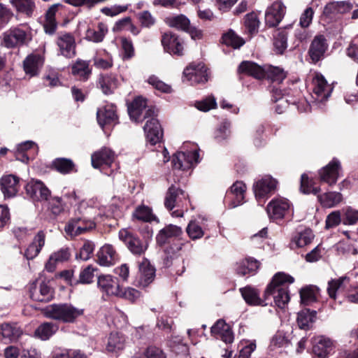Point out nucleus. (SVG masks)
<instances>
[{
    "label": "nucleus",
    "instance_id": "412c9836",
    "mask_svg": "<svg viewBox=\"0 0 358 358\" xmlns=\"http://www.w3.org/2000/svg\"><path fill=\"white\" fill-rule=\"evenodd\" d=\"M246 187L241 181H236L227 192L225 199H230L229 206L235 208L243 203Z\"/></svg>",
    "mask_w": 358,
    "mask_h": 358
},
{
    "label": "nucleus",
    "instance_id": "5701e85b",
    "mask_svg": "<svg viewBox=\"0 0 358 358\" xmlns=\"http://www.w3.org/2000/svg\"><path fill=\"white\" fill-rule=\"evenodd\" d=\"M181 227L169 224L162 229L156 236L158 245L162 246L170 242L172 238H179L182 235Z\"/></svg>",
    "mask_w": 358,
    "mask_h": 358
},
{
    "label": "nucleus",
    "instance_id": "7ed1b4c3",
    "mask_svg": "<svg viewBox=\"0 0 358 358\" xmlns=\"http://www.w3.org/2000/svg\"><path fill=\"white\" fill-rule=\"evenodd\" d=\"M43 313L46 318L63 324H74L84 315V309L78 308L69 303H52L46 306Z\"/></svg>",
    "mask_w": 358,
    "mask_h": 358
},
{
    "label": "nucleus",
    "instance_id": "6e6d98bb",
    "mask_svg": "<svg viewBox=\"0 0 358 358\" xmlns=\"http://www.w3.org/2000/svg\"><path fill=\"white\" fill-rule=\"evenodd\" d=\"M173 167L179 170L189 169V164L187 160L186 152L180 151L177 152L173 159Z\"/></svg>",
    "mask_w": 358,
    "mask_h": 358
},
{
    "label": "nucleus",
    "instance_id": "bb28decb",
    "mask_svg": "<svg viewBox=\"0 0 358 358\" xmlns=\"http://www.w3.org/2000/svg\"><path fill=\"white\" fill-rule=\"evenodd\" d=\"M59 330V324L54 322H44L34 331L35 337L42 341L49 340Z\"/></svg>",
    "mask_w": 358,
    "mask_h": 358
},
{
    "label": "nucleus",
    "instance_id": "ea45409f",
    "mask_svg": "<svg viewBox=\"0 0 358 358\" xmlns=\"http://www.w3.org/2000/svg\"><path fill=\"white\" fill-rule=\"evenodd\" d=\"M1 330L3 337L7 338L10 341L17 340L22 334V329L17 326V324H2Z\"/></svg>",
    "mask_w": 358,
    "mask_h": 358
},
{
    "label": "nucleus",
    "instance_id": "4be33fe9",
    "mask_svg": "<svg viewBox=\"0 0 358 358\" xmlns=\"http://www.w3.org/2000/svg\"><path fill=\"white\" fill-rule=\"evenodd\" d=\"M187 199V195L182 189L171 185L166 194L164 206L169 210H172L176 206H179L183 199Z\"/></svg>",
    "mask_w": 358,
    "mask_h": 358
},
{
    "label": "nucleus",
    "instance_id": "09e8293b",
    "mask_svg": "<svg viewBox=\"0 0 358 358\" xmlns=\"http://www.w3.org/2000/svg\"><path fill=\"white\" fill-rule=\"evenodd\" d=\"M133 216L136 219L144 222H150L155 219L152 210L145 206H141L136 208L133 213Z\"/></svg>",
    "mask_w": 358,
    "mask_h": 358
},
{
    "label": "nucleus",
    "instance_id": "f257e3e1",
    "mask_svg": "<svg viewBox=\"0 0 358 358\" xmlns=\"http://www.w3.org/2000/svg\"><path fill=\"white\" fill-rule=\"evenodd\" d=\"M294 281V278L289 275L282 272L276 273L267 285L263 299L259 297V292L255 288L246 287L240 289V291L244 300L249 305L266 306L272 303V296L275 306L283 309L290 300L288 287Z\"/></svg>",
    "mask_w": 358,
    "mask_h": 358
},
{
    "label": "nucleus",
    "instance_id": "c03bdc74",
    "mask_svg": "<svg viewBox=\"0 0 358 358\" xmlns=\"http://www.w3.org/2000/svg\"><path fill=\"white\" fill-rule=\"evenodd\" d=\"M113 294L131 301H134L141 295L138 290L131 287L122 288L119 284H117L116 291L113 292Z\"/></svg>",
    "mask_w": 358,
    "mask_h": 358
},
{
    "label": "nucleus",
    "instance_id": "bf43d9fd",
    "mask_svg": "<svg viewBox=\"0 0 358 358\" xmlns=\"http://www.w3.org/2000/svg\"><path fill=\"white\" fill-rule=\"evenodd\" d=\"M98 85L103 93L110 94L112 93V78L109 74H101L99 78Z\"/></svg>",
    "mask_w": 358,
    "mask_h": 358
},
{
    "label": "nucleus",
    "instance_id": "4468645a",
    "mask_svg": "<svg viewBox=\"0 0 358 358\" xmlns=\"http://www.w3.org/2000/svg\"><path fill=\"white\" fill-rule=\"evenodd\" d=\"M162 44L164 50L171 55L182 56L184 54L183 41L175 34L171 32L164 34Z\"/></svg>",
    "mask_w": 358,
    "mask_h": 358
},
{
    "label": "nucleus",
    "instance_id": "864d4df0",
    "mask_svg": "<svg viewBox=\"0 0 358 358\" xmlns=\"http://www.w3.org/2000/svg\"><path fill=\"white\" fill-rule=\"evenodd\" d=\"M187 234L192 240L199 239L204 235L201 227L195 221H191L186 229Z\"/></svg>",
    "mask_w": 358,
    "mask_h": 358
},
{
    "label": "nucleus",
    "instance_id": "774afa93",
    "mask_svg": "<svg viewBox=\"0 0 358 358\" xmlns=\"http://www.w3.org/2000/svg\"><path fill=\"white\" fill-rule=\"evenodd\" d=\"M346 53L350 59L358 62V36L351 41L346 49Z\"/></svg>",
    "mask_w": 358,
    "mask_h": 358
},
{
    "label": "nucleus",
    "instance_id": "6e6552de",
    "mask_svg": "<svg viewBox=\"0 0 358 358\" xmlns=\"http://www.w3.org/2000/svg\"><path fill=\"white\" fill-rule=\"evenodd\" d=\"M27 196L35 201H47L49 200L51 192L43 182L31 179L24 186Z\"/></svg>",
    "mask_w": 358,
    "mask_h": 358
},
{
    "label": "nucleus",
    "instance_id": "79ce46f5",
    "mask_svg": "<svg viewBox=\"0 0 358 358\" xmlns=\"http://www.w3.org/2000/svg\"><path fill=\"white\" fill-rule=\"evenodd\" d=\"M97 262L101 266H108L112 260V246L106 245L100 248L97 254Z\"/></svg>",
    "mask_w": 358,
    "mask_h": 358
},
{
    "label": "nucleus",
    "instance_id": "de8ad7c7",
    "mask_svg": "<svg viewBox=\"0 0 358 358\" xmlns=\"http://www.w3.org/2000/svg\"><path fill=\"white\" fill-rule=\"evenodd\" d=\"M313 180H310L306 173H303L301 177V191L304 194H318L320 192V188L313 187Z\"/></svg>",
    "mask_w": 358,
    "mask_h": 358
},
{
    "label": "nucleus",
    "instance_id": "f3484780",
    "mask_svg": "<svg viewBox=\"0 0 358 358\" xmlns=\"http://www.w3.org/2000/svg\"><path fill=\"white\" fill-rule=\"evenodd\" d=\"M341 164L338 159H333L326 166L319 172L320 180L329 185L336 183L339 178Z\"/></svg>",
    "mask_w": 358,
    "mask_h": 358
},
{
    "label": "nucleus",
    "instance_id": "423d86ee",
    "mask_svg": "<svg viewBox=\"0 0 358 358\" xmlns=\"http://www.w3.org/2000/svg\"><path fill=\"white\" fill-rule=\"evenodd\" d=\"M29 296L36 301L48 303L55 296V290L48 282L36 280L29 284Z\"/></svg>",
    "mask_w": 358,
    "mask_h": 358
},
{
    "label": "nucleus",
    "instance_id": "72a5a7b5",
    "mask_svg": "<svg viewBox=\"0 0 358 358\" xmlns=\"http://www.w3.org/2000/svg\"><path fill=\"white\" fill-rule=\"evenodd\" d=\"M259 266V262L251 257L245 258L236 264V272L241 276L253 274Z\"/></svg>",
    "mask_w": 358,
    "mask_h": 358
},
{
    "label": "nucleus",
    "instance_id": "2eb2a0df",
    "mask_svg": "<svg viewBox=\"0 0 358 358\" xmlns=\"http://www.w3.org/2000/svg\"><path fill=\"white\" fill-rule=\"evenodd\" d=\"M20 178L15 175H4L0 178V189L5 199L17 195L20 187Z\"/></svg>",
    "mask_w": 358,
    "mask_h": 358
},
{
    "label": "nucleus",
    "instance_id": "f8f14e48",
    "mask_svg": "<svg viewBox=\"0 0 358 358\" xmlns=\"http://www.w3.org/2000/svg\"><path fill=\"white\" fill-rule=\"evenodd\" d=\"M313 98L315 101L323 102L331 95L333 87L327 83L324 77L317 73L313 79Z\"/></svg>",
    "mask_w": 358,
    "mask_h": 358
},
{
    "label": "nucleus",
    "instance_id": "473e14b6",
    "mask_svg": "<svg viewBox=\"0 0 358 358\" xmlns=\"http://www.w3.org/2000/svg\"><path fill=\"white\" fill-rule=\"evenodd\" d=\"M314 238L313 231L308 229L303 231L297 232L292 237L289 243L291 249L303 248L310 244Z\"/></svg>",
    "mask_w": 358,
    "mask_h": 358
},
{
    "label": "nucleus",
    "instance_id": "39448f33",
    "mask_svg": "<svg viewBox=\"0 0 358 358\" xmlns=\"http://www.w3.org/2000/svg\"><path fill=\"white\" fill-rule=\"evenodd\" d=\"M118 236L120 240L126 245L129 250L134 255H141L148 249V242L142 241L130 229H121L119 231Z\"/></svg>",
    "mask_w": 358,
    "mask_h": 358
},
{
    "label": "nucleus",
    "instance_id": "6ab92c4d",
    "mask_svg": "<svg viewBox=\"0 0 358 358\" xmlns=\"http://www.w3.org/2000/svg\"><path fill=\"white\" fill-rule=\"evenodd\" d=\"M333 348V341L323 336L313 338V358H327Z\"/></svg>",
    "mask_w": 358,
    "mask_h": 358
},
{
    "label": "nucleus",
    "instance_id": "4c0bfd02",
    "mask_svg": "<svg viewBox=\"0 0 358 358\" xmlns=\"http://www.w3.org/2000/svg\"><path fill=\"white\" fill-rule=\"evenodd\" d=\"M317 199L323 207L333 208L342 201L343 196L340 192H329L319 194Z\"/></svg>",
    "mask_w": 358,
    "mask_h": 358
},
{
    "label": "nucleus",
    "instance_id": "2f4dec72",
    "mask_svg": "<svg viewBox=\"0 0 358 358\" xmlns=\"http://www.w3.org/2000/svg\"><path fill=\"white\" fill-rule=\"evenodd\" d=\"M51 169L63 175L69 174L71 172H77L76 164L73 160L64 157L55 159L52 162Z\"/></svg>",
    "mask_w": 358,
    "mask_h": 358
},
{
    "label": "nucleus",
    "instance_id": "4d7b16f0",
    "mask_svg": "<svg viewBox=\"0 0 358 358\" xmlns=\"http://www.w3.org/2000/svg\"><path fill=\"white\" fill-rule=\"evenodd\" d=\"M64 206L62 199L59 196H54L49 201V209L55 216H57L64 212Z\"/></svg>",
    "mask_w": 358,
    "mask_h": 358
},
{
    "label": "nucleus",
    "instance_id": "a878e982",
    "mask_svg": "<svg viewBox=\"0 0 358 358\" xmlns=\"http://www.w3.org/2000/svg\"><path fill=\"white\" fill-rule=\"evenodd\" d=\"M71 73L78 80H87L92 75L90 62L78 59L71 66Z\"/></svg>",
    "mask_w": 358,
    "mask_h": 358
},
{
    "label": "nucleus",
    "instance_id": "20e7f679",
    "mask_svg": "<svg viewBox=\"0 0 358 358\" xmlns=\"http://www.w3.org/2000/svg\"><path fill=\"white\" fill-rule=\"evenodd\" d=\"M80 203L74 215L66 223L64 231L68 236L76 237L95 228V222L81 210Z\"/></svg>",
    "mask_w": 358,
    "mask_h": 358
},
{
    "label": "nucleus",
    "instance_id": "69168bd1",
    "mask_svg": "<svg viewBox=\"0 0 358 358\" xmlns=\"http://www.w3.org/2000/svg\"><path fill=\"white\" fill-rule=\"evenodd\" d=\"M287 343L288 340L286 338L285 336L281 332H278L272 338L271 341L270 348L272 350H275L276 348L284 347L287 345Z\"/></svg>",
    "mask_w": 358,
    "mask_h": 358
},
{
    "label": "nucleus",
    "instance_id": "3c124183",
    "mask_svg": "<svg viewBox=\"0 0 358 358\" xmlns=\"http://www.w3.org/2000/svg\"><path fill=\"white\" fill-rule=\"evenodd\" d=\"M95 269L92 265L87 266L86 268L80 271L79 280L74 281V285H78V284H90L93 282L94 271Z\"/></svg>",
    "mask_w": 358,
    "mask_h": 358
},
{
    "label": "nucleus",
    "instance_id": "58836bf2",
    "mask_svg": "<svg viewBox=\"0 0 358 358\" xmlns=\"http://www.w3.org/2000/svg\"><path fill=\"white\" fill-rule=\"evenodd\" d=\"M96 119L105 134L109 136L110 134H107L105 127L112 124V104L99 108L96 112Z\"/></svg>",
    "mask_w": 358,
    "mask_h": 358
},
{
    "label": "nucleus",
    "instance_id": "cd10ccee",
    "mask_svg": "<svg viewBox=\"0 0 358 358\" xmlns=\"http://www.w3.org/2000/svg\"><path fill=\"white\" fill-rule=\"evenodd\" d=\"M44 245L45 235L43 231H39L34 237L33 241L25 250L24 256L28 260L34 259L36 257L38 256Z\"/></svg>",
    "mask_w": 358,
    "mask_h": 358
},
{
    "label": "nucleus",
    "instance_id": "a211bd4d",
    "mask_svg": "<svg viewBox=\"0 0 358 358\" xmlns=\"http://www.w3.org/2000/svg\"><path fill=\"white\" fill-rule=\"evenodd\" d=\"M285 6L281 1H275L269 6L265 13L266 24L268 27L277 26L284 17Z\"/></svg>",
    "mask_w": 358,
    "mask_h": 358
},
{
    "label": "nucleus",
    "instance_id": "e433bc0d",
    "mask_svg": "<svg viewBox=\"0 0 358 358\" xmlns=\"http://www.w3.org/2000/svg\"><path fill=\"white\" fill-rule=\"evenodd\" d=\"M97 285L102 294L101 299L103 301H110L112 296V275H102L99 276Z\"/></svg>",
    "mask_w": 358,
    "mask_h": 358
},
{
    "label": "nucleus",
    "instance_id": "393cba45",
    "mask_svg": "<svg viewBox=\"0 0 358 358\" xmlns=\"http://www.w3.org/2000/svg\"><path fill=\"white\" fill-rule=\"evenodd\" d=\"M10 3L17 14L27 18L33 16L36 8L34 0H10Z\"/></svg>",
    "mask_w": 358,
    "mask_h": 358
},
{
    "label": "nucleus",
    "instance_id": "a18cd8bd",
    "mask_svg": "<svg viewBox=\"0 0 358 358\" xmlns=\"http://www.w3.org/2000/svg\"><path fill=\"white\" fill-rule=\"evenodd\" d=\"M315 313H310L308 309L301 310L297 315V324L300 329H306L313 322Z\"/></svg>",
    "mask_w": 358,
    "mask_h": 358
},
{
    "label": "nucleus",
    "instance_id": "ddd939ff",
    "mask_svg": "<svg viewBox=\"0 0 358 358\" xmlns=\"http://www.w3.org/2000/svg\"><path fill=\"white\" fill-rule=\"evenodd\" d=\"M290 206V203L287 199L275 198L267 205L266 211L271 219H282L289 212Z\"/></svg>",
    "mask_w": 358,
    "mask_h": 358
},
{
    "label": "nucleus",
    "instance_id": "9d476101",
    "mask_svg": "<svg viewBox=\"0 0 358 358\" xmlns=\"http://www.w3.org/2000/svg\"><path fill=\"white\" fill-rule=\"evenodd\" d=\"M92 166L94 169H100L101 171L110 176L112 174L110 169L112 164V150L103 148L100 151L96 152L91 157Z\"/></svg>",
    "mask_w": 358,
    "mask_h": 358
},
{
    "label": "nucleus",
    "instance_id": "0eeeda50",
    "mask_svg": "<svg viewBox=\"0 0 358 358\" xmlns=\"http://www.w3.org/2000/svg\"><path fill=\"white\" fill-rule=\"evenodd\" d=\"M183 77V81L191 85L205 83L208 80V69L203 63L190 64L185 69Z\"/></svg>",
    "mask_w": 358,
    "mask_h": 358
},
{
    "label": "nucleus",
    "instance_id": "49530a36",
    "mask_svg": "<svg viewBox=\"0 0 358 358\" xmlns=\"http://www.w3.org/2000/svg\"><path fill=\"white\" fill-rule=\"evenodd\" d=\"M222 41L224 44L232 46L234 48H239L245 43L244 40L231 30L222 36Z\"/></svg>",
    "mask_w": 358,
    "mask_h": 358
},
{
    "label": "nucleus",
    "instance_id": "9b49d317",
    "mask_svg": "<svg viewBox=\"0 0 358 358\" xmlns=\"http://www.w3.org/2000/svg\"><path fill=\"white\" fill-rule=\"evenodd\" d=\"M155 278V268L148 259H143L138 266V272L135 278L134 285L139 287H146Z\"/></svg>",
    "mask_w": 358,
    "mask_h": 358
},
{
    "label": "nucleus",
    "instance_id": "e2e57ef3",
    "mask_svg": "<svg viewBox=\"0 0 358 358\" xmlns=\"http://www.w3.org/2000/svg\"><path fill=\"white\" fill-rule=\"evenodd\" d=\"M217 106L216 100L214 96H208L203 101H198L196 103V108L201 111L207 112L210 109L215 108Z\"/></svg>",
    "mask_w": 358,
    "mask_h": 358
},
{
    "label": "nucleus",
    "instance_id": "680f3d73",
    "mask_svg": "<svg viewBox=\"0 0 358 358\" xmlns=\"http://www.w3.org/2000/svg\"><path fill=\"white\" fill-rule=\"evenodd\" d=\"M190 145L192 146L191 150H187L184 152H186L187 160L189 164V168L190 169L194 164L199 162V150L196 148V145L194 144L187 143V145ZM186 145H184V148Z\"/></svg>",
    "mask_w": 358,
    "mask_h": 358
},
{
    "label": "nucleus",
    "instance_id": "5fc2aeb1",
    "mask_svg": "<svg viewBox=\"0 0 358 358\" xmlns=\"http://www.w3.org/2000/svg\"><path fill=\"white\" fill-rule=\"evenodd\" d=\"M244 24L250 34L257 32L259 25L257 15L254 12L247 14L245 17Z\"/></svg>",
    "mask_w": 358,
    "mask_h": 358
},
{
    "label": "nucleus",
    "instance_id": "f03ea898",
    "mask_svg": "<svg viewBox=\"0 0 358 358\" xmlns=\"http://www.w3.org/2000/svg\"><path fill=\"white\" fill-rule=\"evenodd\" d=\"M146 106L145 99L141 96L137 97L129 106L128 112L130 118L136 122H141L143 119L146 120L143 127L146 138L152 145H155L162 139L163 131L158 120L156 118L157 115L154 108L147 109L142 118V114L143 110L146 109Z\"/></svg>",
    "mask_w": 358,
    "mask_h": 358
},
{
    "label": "nucleus",
    "instance_id": "603ef678",
    "mask_svg": "<svg viewBox=\"0 0 358 358\" xmlns=\"http://www.w3.org/2000/svg\"><path fill=\"white\" fill-rule=\"evenodd\" d=\"M273 45L278 54H282L287 46V37L285 31H279L274 37Z\"/></svg>",
    "mask_w": 358,
    "mask_h": 358
},
{
    "label": "nucleus",
    "instance_id": "0e129e2a",
    "mask_svg": "<svg viewBox=\"0 0 358 358\" xmlns=\"http://www.w3.org/2000/svg\"><path fill=\"white\" fill-rule=\"evenodd\" d=\"M358 221V210L348 207L345 210L343 220L344 224H354Z\"/></svg>",
    "mask_w": 358,
    "mask_h": 358
},
{
    "label": "nucleus",
    "instance_id": "7c9ffc66",
    "mask_svg": "<svg viewBox=\"0 0 358 358\" xmlns=\"http://www.w3.org/2000/svg\"><path fill=\"white\" fill-rule=\"evenodd\" d=\"M238 72L251 76L257 79H262L265 76L264 69L250 61L242 62L238 66Z\"/></svg>",
    "mask_w": 358,
    "mask_h": 358
},
{
    "label": "nucleus",
    "instance_id": "aec40b11",
    "mask_svg": "<svg viewBox=\"0 0 358 358\" xmlns=\"http://www.w3.org/2000/svg\"><path fill=\"white\" fill-rule=\"evenodd\" d=\"M328 48L325 37L322 35L316 36L313 40L308 50L309 56L313 62L316 63L324 57Z\"/></svg>",
    "mask_w": 358,
    "mask_h": 358
},
{
    "label": "nucleus",
    "instance_id": "c85d7f7f",
    "mask_svg": "<svg viewBox=\"0 0 358 358\" xmlns=\"http://www.w3.org/2000/svg\"><path fill=\"white\" fill-rule=\"evenodd\" d=\"M57 45L60 48L62 55L64 57L71 58L75 56V39L70 34H66L59 37Z\"/></svg>",
    "mask_w": 358,
    "mask_h": 358
},
{
    "label": "nucleus",
    "instance_id": "37998d69",
    "mask_svg": "<svg viewBox=\"0 0 358 358\" xmlns=\"http://www.w3.org/2000/svg\"><path fill=\"white\" fill-rule=\"evenodd\" d=\"M123 59H129L134 55V48L131 39L121 36L118 39Z\"/></svg>",
    "mask_w": 358,
    "mask_h": 358
},
{
    "label": "nucleus",
    "instance_id": "a19ab883",
    "mask_svg": "<svg viewBox=\"0 0 358 358\" xmlns=\"http://www.w3.org/2000/svg\"><path fill=\"white\" fill-rule=\"evenodd\" d=\"M166 22L169 26L177 29L189 31L190 29V22L189 19L183 15L168 17Z\"/></svg>",
    "mask_w": 358,
    "mask_h": 358
},
{
    "label": "nucleus",
    "instance_id": "13d9d810",
    "mask_svg": "<svg viewBox=\"0 0 358 358\" xmlns=\"http://www.w3.org/2000/svg\"><path fill=\"white\" fill-rule=\"evenodd\" d=\"M148 82L151 85L155 90L164 92L170 93L171 92V87L163 81L160 80L157 76H151L148 78Z\"/></svg>",
    "mask_w": 358,
    "mask_h": 358
},
{
    "label": "nucleus",
    "instance_id": "338daca9",
    "mask_svg": "<svg viewBox=\"0 0 358 358\" xmlns=\"http://www.w3.org/2000/svg\"><path fill=\"white\" fill-rule=\"evenodd\" d=\"M300 296L301 303L304 305H309L316 300L314 291L309 287L301 289Z\"/></svg>",
    "mask_w": 358,
    "mask_h": 358
},
{
    "label": "nucleus",
    "instance_id": "c756f323",
    "mask_svg": "<svg viewBox=\"0 0 358 358\" xmlns=\"http://www.w3.org/2000/svg\"><path fill=\"white\" fill-rule=\"evenodd\" d=\"M238 72L251 76L257 79H262L265 76L264 69L250 61L242 62L238 66Z\"/></svg>",
    "mask_w": 358,
    "mask_h": 358
},
{
    "label": "nucleus",
    "instance_id": "052dcab7",
    "mask_svg": "<svg viewBox=\"0 0 358 358\" xmlns=\"http://www.w3.org/2000/svg\"><path fill=\"white\" fill-rule=\"evenodd\" d=\"M13 15V11L9 8L0 3V29L8 24Z\"/></svg>",
    "mask_w": 358,
    "mask_h": 358
},
{
    "label": "nucleus",
    "instance_id": "8fccbe9b",
    "mask_svg": "<svg viewBox=\"0 0 358 358\" xmlns=\"http://www.w3.org/2000/svg\"><path fill=\"white\" fill-rule=\"evenodd\" d=\"M94 250V243L91 241L86 240L85 241L83 245L81 247L79 252L76 255V258L80 259L84 261L88 260L90 259Z\"/></svg>",
    "mask_w": 358,
    "mask_h": 358
},
{
    "label": "nucleus",
    "instance_id": "c9c22d12",
    "mask_svg": "<svg viewBox=\"0 0 358 358\" xmlns=\"http://www.w3.org/2000/svg\"><path fill=\"white\" fill-rule=\"evenodd\" d=\"M108 32L107 25L101 22L97 24L96 28L88 27L85 33V38L94 43L101 42Z\"/></svg>",
    "mask_w": 358,
    "mask_h": 358
},
{
    "label": "nucleus",
    "instance_id": "f704fd0d",
    "mask_svg": "<svg viewBox=\"0 0 358 358\" xmlns=\"http://www.w3.org/2000/svg\"><path fill=\"white\" fill-rule=\"evenodd\" d=\"M348 276H341L337 279H331L328 282L327 293L331 299H336V292L346 288L350 285Z\"/></svg>",
    "mask_w": 358,
    "mask_h": 358
},
{
    "label": "nucleus",
    "instance_id": "dca6fc26",
    "mask_svg": "<svg viewBox=\"0 0 358 358\" xmlns=\"http://www.w3.org/2000/svg\"><path fill=\"white\" fill-rule=\"evenodd\" d=\"M277 184V180L268 176L257 180L253 187L256 199L259 200L274 192Z\"/></svg>",
    "mask_w": 358,
    "mask_h": 358
},
{
    "label": "nucleus",
    "instance_id": "1a4fd4ad",
    "mask_svg": "<svg viewBox=\"0 0 358 358\" xmlns=\"http://www.w3.org/2000/svg\"><path fill=\"white\" fill-rule=\"evenodd\" d=\"M27 32L19 28L12 27L3 34L1 45L6 48L13 49L27 43Z\"/></svg>",
    "mask_w": 358,
    "mask_h": 358
},
{
    "label": "nucleus",
    "instance_id": "b1692460",
    "mask_svg": "<svg viewBox=\"0 0 358 358\" xmlns=\"http://www.w3.org/2000/svg\"><path fill=\"white\" fill-rule=\"evenodd\" d=\"M43 64V58L39 54H30L23 61V69L27 75L30 77L38 74L40 68Z\"/></svg>",
    "mask_w": 358,
    "mask_h": 358
}]
</instances>
